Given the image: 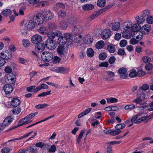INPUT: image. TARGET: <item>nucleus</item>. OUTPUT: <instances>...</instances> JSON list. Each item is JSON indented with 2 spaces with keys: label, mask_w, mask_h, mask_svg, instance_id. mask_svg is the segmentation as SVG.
<instances>
[{
  "label": "nucleus",
  "mask_w": 153,
  "mask_h": 153,
  "mask_svg": "<svg viewBox=\"0 0 153 153\" xmlns=\"http://www.w3.org/2000/svg\"><path fill=\"white\" fill-rule=\"evenodd\" d=\"M132 24V22L131 21H128L124 23L123 26V29L124 30H131V27Z\"/></svg>",
  "instance_id": "20"
},
{
  "label": "nucleus",
  "mask_w": 153,
  "mask_h": 153,
  "mask_svg": "<svg viewBox=\"0 0 153 153\" xmlns=\"http://www.w3.org/2000/svg\"><path fill=\"white\" fill-rule=\"evenodd\" d=\"M43 16V15L41 13L36 14L33 17V21L38 25L42 24L45 21Z\"/></svg>",
  "instance_id": "3"
},
{
  "label": "nucleus",
  "mask_w": 153,
  "mask_h": 153,
  "mask_svg": "<svg viewBox=\"0 0 153 153\" xmlns=\"http://www.w3.org/2000/svg\"><path fill=\"white\" fill-rule=\"evenodd\" d=\"M131 30H124L122 33V37L126 39H129L132 36Z\"/></svg>",
  "instance_id": "11"
},
{
  "label": "nucleus",
  "mask_w": 153,
  "mask_h": 153,
  "mask_svg": "<svg viewBox=\"0 0 153 153\" xmlns=\"http://www.w3.org/2000/svg\"><path fill=\"white\" fill-rule=\"evenodd\" d=\"M51 91H49L42 92L38 95V97H44L48 95H49L50 94Z\"/></svg>",
  "instance_id": "57"
},
{
  "label": "nucleus",
  "mask_w": 153,
  "mask_h": 153,
  "mask_svg": "<svg viewBox=\"0 0 153 153\" xmlns=\"http://www.w3.org/2000/svg\"><path fill=\"white\" fill-rule=\"evenodd\" d=\"M39 32L43 35L46 34L47 33L46 28L45 27H41L39 29Z\"/></svg>",
  "instance_id": "45"
},
{
  "label": "nucleus",
  "mask_w": 153,
  "mask_h": 153,
  "mask_svg": "<svg viewBox=\"0 0 153 153\" xmlns=\"http://www.w3.org/2000/svg\"><path fill=\"white\" fill-rule=\"evenodd\" d=\"M107 103H113L116 102L118 101L117 99L114 98H110L107 99Z\"/></svg>",
  "instance_id": "48"
},
{
  "label": "nucleus",
  "mask_w": 153,
  "mask_h": 153,
  "mask_svg": "<svg viewBox=\"0 0 153 153\" xmlns=\"http://www.w3.org/2000/svg\"><path fill=\"white\" fill-rule=\"evenodd\" d=\"M132 36L134 37H135L136 39L139 41L143 37V33L140 31H135L134 32H133Z\"/></svg>",
  "instance_id": "21"
},
{
  "label": "nucleus",
  "mask_w": 153,
  "mask_h": 153,
  "mask_svg": "<svg viewBox=\"0 0 153 153\" xmlns=\"http://www.w3.org/2000/svg\"><path fill=\"white\" fill-rule=\"evenodd\" d=\"M42 39V37L39 35L36 34L33 35L31 38V42L34 44H36L40 42Z\"/></svg>",
  "instance_id": "8"
},
{
  "label": "nucleus",
  "mask_w": 153,
  "mask_h": 153,
  "mask_svg": "<svg viewBox=\"0 0 153 153\" xmlns=\"http://www.w3.org/2000/svg\"><path fill=\"white\" fill-rule=\"evenodd\" d=\"M4 89L6 94H10L13 90V87L10 84L5 85L4 86Z\"/></svg>",
  "instance_id": "13"
},
{
  "label": "nucleus",
  "mask_w": 153,
  "mask_h": 153,
  "mask_svg": "<svg viewBox=\"0 0 153 153\" xmlns=\"http://www.w3.org/2000/svg\"><path fill=\"white\" fill-rule=\"evenodd\" d=\"M135 108V105L133 104H131L126 105L124 107L125 109L131 111L134 109Z\"/></svg>",
  "instance_id": "38"
},
{
  "label": "nucleus",
  "mask_w": 153,
  "mask_h": 153,
  "mask_svg": "<svg viewBox=\"0 0 153 153\" xmlns=\"http://www.w3.org/2000/svg\"><path fill=\"white\" fill-rule=\"evenodd\" d=\"M105 0H98L97 2V6L100 7L104 6L105 5Z\"/></svg>",
  "instance_id": "41"
},
{
  "label": "nucleus",
  "mask_w": 153,
  "mask_h": 153,
  "mask_svg": "<svg viewBox=\"0 0 153 153\" xmlns=\"http://www.w3.org/2000/svg\"><path fill=\"white\" fill-rule=\"evenodd\" d=\"M11 103L13 106L16 107L20 104V101L17 98H14L11 100Z\"/></svg>",
  "instance_id": "27"
},
{
  "label": "nucleus",
  "mask_w": 153,
  "mask_h": 153,
  "mask_svg": "<svg viewBox=\"0 0 153 153\" xmlns=\"http://www.w3.org/2000/svg\"><path fill=\"white\" fill-rule=\"evenodd\" d=\"M150 14V11L148 10H143L142 13V16L143 17L149 16Z\"/></svg>",
  "instance_id": "52"
},
{
  "label": "nucleus",
  "mask_w": 153,
  "mask_h": 153,
  "mask_svg": "<svg viewBox=\"0 0 153 153\" xmlns=\"http://www.w3.org/2000/svg\"><path fill=\"white\" fill-rule=\"evenodd\" d=\"M83 30V27L80 25H78L74 27V31L75 33H81Z\"/></svg>",
  "instance_id": "30"
},
{
  "label": "nucleus",
  "mask_w": 153,
  "mask_h": 153,
  "mask_svg": "<svg viewBox=\"0 0 153 153\" xmlns=\"http://www.w3.org/2000/svg\"><path fill=\"white\" fill-rule=\"evenodd\" d=\"M12 13V11L10 9H7L3 10L2 12V14L5 17H7L11 15Z\"/></svg>",
  "instance_id": "36"
},
{
  "label": "nucleus",
  "mask_w": 153,
  "mask_h": 153,
  "mask_svg": "<svg viewBox=\"0 0 153 153\" xmlns=\"http://www.w3.org/2000/svg\"><path fill=\"white\" fill-rule=\"evenodd\" d=\"M68 21L71 25H73L76 22L77 19L75 17L72 16L68 19Z\"/></svg>",
  "instance_id": "32"
},
{
  "label": "nucleus",
  "mask_w": 153,
  "mask_h": 153,
  "mask_svg": "<svg viewBox=\"0 0 153 153\" xmlns=\"http://www.w3.org/2000/svg\"><path fill=\"white\" fill-rule=\"evenodd\" d=\"M49 106V105L47 104H39L35 106V108L37 109H42L47 107Z\"/></svg>",
  "instance_id": "46"
},
{
  "label": "nucleus",
  "mask_w": 153,
  "mask_h": 153,
  "mask_svg": "<svg viewBox=\"0 0 153 153\" xmlns=\"http://www.w3.org/2000/svg\"><path fill=\"white\" fill-rule=\"evenodd\" d=\"M62 34V33L60 31L57 30L55 32H49L47 34V36L49 38L48 39H53L56 36L59 38Z\"/></svg>",
  "instance_id": "6"
},
{
  "label": "nucleus",
  "mask_w": 153,
  "mask_h": 153,
  "mask_svg": "<svg viewBox=\"0 0 153 153\" xmlns=\"http://www.w3.org/2000/svg\"><path fill=\"white\" fill-rule=\"evenodd\" d=\"M151 59L150 57L147 56H144L142 58L143 61L145 63L151 61Z\"/></svg>",
  "instance_id": "59"
},
{
  "label": "nucleus",
  "mask_w": 153,
  "mask_h": 153,
  "mask_svg": "<svg viewBox=\"0 0 153 153\" xmlns=\"http://www.w3.org/2000/svg\"><path fill=\"white\" fill-rule=\"evenodd\" d=\"M22 42L23 45L25 47H28L30 45L29 41L27 39H24Z\"/></svg>",
  "instance_id": "62"
},
{
  "label": "nucleus",
  "mask_w": 153,
  "mask_h": 153,
  "mask_svg": "<svg viewBox=\"0 0 153 153\" xmlns=\"http://www.w3.org/2000/svg\"><path fill=\"white\" fill-rule=\"evenodd\" d=\"M107 57L106 54L105 53H101L99 56V58L100 59L103 60Z\"/></svg>",
  "instance_id": "50"
},
{
  "label": "nucleus",
  "mask_w": 153,
  "mask_h": 153,
  "mask_svg": "<svg viewBox=\"0 0 153 153\" xmlns=\"http://www.w3.org/2000/svg\"><path fill=\"white\" fill-rule=\"evenodd\" d=\"M111 35V31L108 29L103 30L101 33L102 38L104 39L108 38Z\"/></svg>",
  "instance_id": "12"
},
{
  "label": "nucleus",
  "mask_w": 153,
  "mask_h": 153,
  "mask_svg": "<svg viewBox=\"0 0 153 153\" xmlns=\"http://www.w3.org/2000/svg\"><path fill=\"white\" fill-rule=\"evenodd\" d=\"M127 41L126 40H122L120 41V45L121 47H125L127 44Z\"/></svg>",
  "instance_id": "58"
},
{
  "label": "nucleus",
  "mask_w": 153,
  "mask_h": 153,
  "mask_svg": "<svg viewBox=\"0 0 153 153\" xmlns=\"http://www.w3.org/2000/svg\"><path fill=\"white\" fill-rule=\"evenodd\" d=\"M137 75V73L135 69H133L130 70V72L129 74V76L131 77H134Z\"/></svg>",
  "instance_id": "44"
},
{
  "label": "nucleus",
  "mask_w": 153,
  "mask_h": 153,
  "mask_svg": "<svg viewBox=\"0 0 153 153\" xmlns=\"http://www.w3.org/2000/svg\"><path fill=\"white\" fill-rule=\"evenodd\" d=\"M136 20L137 24H140L143 23L145 19L142 16H138L136 18Z\"/></svg>",
  "instance_id": "40"
},
{
  "label": "nucleus",
  "mask_w": 153,
  "mask_h": 153,
  "mask_svg": "<svg viewBox=\"0 0 153 153\" xmlns=\"http://www.w3.org/2000/svg\"><path fill=\"white\" fill-rule=\"evenodd\" d=\"M45 46V44L40 42L36 44L35 49L38 51H42L44 50Z\"/></svg>",
  "instance_id": "24"
},
{
  "label": "nucleus",
  "mask_w": 153,
  "mask_h": 153,
  "mask_svg": "<svg viewBox=\"0 0 153 153\" xmlns=\"http://www.w3.org/2000/svg\"><path fill=\"white\" fill-rule=\"evenodd\" d=\"M49 28L50 30H53L57 28V26L53 23H51L49 25Z\"/></svg>",
  "instance_id": "53"
},
{
  "label": "nucleus",
  "mask_w": 153,
  "mask_h": 153,
  "mask_svg": "<svg viewBox=\"0 0 153 153\" xmlns=\"http://www.w3.org/2000/svg\"><path fill=\"white\" fill-rule=\"evenodd\" d=\"M11 149L8 147H4L1 150L2 153H8L10 150Z\"/></svg>",
  "instance_id": "64"
},
{
  "label": "nucleus",
  "mask_w": 153,
  "mask_h": 153,
  "mask_svg": "<svg viewBox=\"0 0 153 153\" xmlns=\"http://www.w3.org/2000/svg\"><path fill=\"white\" fill-rule=\"evenodd\" d=\"M105 45V43L103 41H100L97 42L95 45L96 48L98 49L102 48Z\"/></svg>",
  "instance_id": "31"
},
{
  "label": "nucleus",
  "mask_w": 153,
  "mask_h": 153,
  "mask_svg": "<svg viewBox=\"0 0 153 153\" xmlns=\"http://www.w3.org/2000/svg\"><path fill=\"white\" fill-rule=\"evenodd\" d=\"M92 40L93 37L89 35L85 36L83 38L84 43L87 44H90Z\"/></svg>",
  "instance_id": "23"
},
{
  "label": "nucleus",
  "mask_w": 153,
  "mask_h": 153,
  "mask_svg": "<svg viewBox=\"0 0 153 153\" xmlns=\"http://www.w3.org/2000/svg\"><path fill=\"white\" fill-rule=\"evenodd\" d=\"M140 28V26L138 24H136L132 26L131 30L134 32L135 31H139Z\"/></svg>",
  "instance_id": "33"
},
{
  "label": "nucleus",
  "mask_w": 153,
  "mask_h": 153,
  "mask_svg": "<svg viewBox=\"0 0 153 153\" xmlns=\"http://www.w3.org/2000/svg\"><path fill=\"white\" fill-rule=\"evenodd\" d=\"M60 25L62 29L63 30L66 29L68 26L67 22L64 20L60 22Z\"/></svg>",
  "instance_id": "39"
},
{
  "label": "nucleus",
  "mask_w": 153,
  "mask_h": 153,
  "mask_svg": "<svg viewBox=\"0 0 153 153\" xmlns=\"http://www.w3.org/2000/svg\"><path fill=\"white\" fill-rule=\"evenodd\" d=\"M41 58L43 61L48 62L53 58V55L50 52L45 51L42 53L41 55Z\"/></svg>",
  "instance_id": "2"
},
{
  "label": "nucleus",
  "mask_w": 153,
  "mask_h": 153,
  "mask_svg": "<svg viewBox=\"0 0 153 153\" xmlns=\"http://www.w3.org/2000/svg\"><path fill=\"white\" fill-rule=\"evenodd\" d=\"M106 10L105 8H103L97 11L93 14L96 18L99 15L102 13L104 12Z\"/></svg>",
  "instance_id": "42"
},
{
  "label": "nucleus",
  "mask_w": 153,
  "mask_h": 153,
  "mask_svg": "<svg viewBox=\"0 0 153 153\" xmlns=\"http://www.w3.org/2000/svg\"><path fill=\"white\" fill-rule=\"evenodd\" d=\"M151 25L146 24L143 26L141 28V30L143 33L144 34H148L149 30H151Z\"/></svg>",
  "instance_id": "22"
},
{
  "label": "nucleus",
  "mask_w": 153,
  "mask_h": 153,
  "mask_svg": "<svg viewBox=\"0 0 153 153\" xmlns=\"http://www.w3.org/2000/svg\"><path fill=\"white\" fill-rule=\"evenodd\" d=\"M56 72L62 74L68 73L69 71V69L67 68L64 67H59L55 70Z\"/></svg>",
  "instance_id": "15"
},
{
  "label": "nucleus",
  "mask_w": 153,
  "mask_h": 153,
  "mask_svg": "<svg viewBox=\"0 0 153 153\" xmlns=\"http://www.w3.org/2000/svg\"><path fill=\"white\" fill-rule=\"evenodd\" d=\"M33 131H32L28 133H27L25 134H24V135L21 136V137H19V138H14L13 139L9 141H15L16 140H21L24 138H26L28 136H29L31 134L33 133Z\"/></svg>",
  "instance_id": "26"
},
{
  "label": "nucleus",
  "mask_w": 153,
  "mask_h": 153,
  "mask_svg": "<svg viewBox=\"0 0 153 153\" xmlns=\"http://www.w3.org/2000/svg\"><path fill=\"white\" fill-rule=\"evenodd\" d=\"M125 125L124 123L118 124L116 125L115 128L119 130H120V129L125 128Z\"/></svg>",
  "instance_id": "54"
},
{
  "label": "nucleus",
  "mask_w": 153,
  "mask_h": 153,
  "mask_svg": "<svg viewBox=\"0 0 153 153\" xmlns=\"http://www.w3.org/2000/svg\"><path fill=\"white\" fill-rule=\"evenodd\" d=\"M94 52L92 48H89L87 51V54L89 57H92L94 55Z\"/></svg>",
  "instance_id": "37"
},
{
  "label": "nucleus",
  "mask_w": 153,
  "mask_h": 153,
  "mask_svg": "<svg viewBox=\"0 0 153 153\" xmlns=\"http://www.w3.org/2000/svg\"><path fill=\"white\" fill-rule=\"evenodd\" d=\"M0 56L5 60L10 59L12 57L11 53L7 51H3L0 54Z\"/></svg>",
  "instance_id": "9"
},
{
  "label": "nucleus",
  "mask_w": 153,
  "mask_h": 153,
  "mask_svg": "<svg viewBox=\"0 0 153 153\" xmlns=\"http://www.w3.org/2000/svg\"><path fill=\"white\" fill-rule=\"evenodd\" d=\"M107 48L108 51L111 53H114L116 51L115 45L112 44L108 45Z\"/></svg>",
  "instance_id": "29"
},
{
  "label": "nucleus",
  "mask_w": 153,
  "mask_h": 153,
  "mask_svg": "<svg viewBox=\"0 0 153 153\" xmlns=\"http://www.w3.org/2000/svg\"><path fill=\"white\" fill-rule=\"evenodd\" d=\"M35 146L38 147H39L41 148H42L43 147H48V145L46 143L44 144L42 142H39L36 143L35 144Z\"/></svg>",
  "instance_id": "34"
},
{
  "label": "nucleus",
  "mask_w": 153,
  "mask_h": 153,
  "mask_svg": "<svg viewBox=\"0 0 153 153\" xmlns=\"http://www.w3.org/2000/svg\"><path fill=\"white\" fill-rule=\"evenodd\" d=\"M82 36L81 35H76L74 39V41L76 43H79L82 40Z\"/></svg>",
  "instance_id": "43"
},
{
  "label": "nucleus",
  "mask_w": 153,
  "mask_h": 153,
  "mask_svg": "<svg viewBox=\"0 0 153 153\" xmlns=\"http://www.w3.org/2000/svg\"><path fill=\"white\" fill-rule=\"evenodd\" d=\"M149 88V86L148 84H144L141 87V89L143 91H145L148 90Z\"/></svg>",
  "instance_id": "61"
},
{
  "label": "nucleus",
  "mask_w": 153,
  "mask_h": 153,
  "mask_svg": "<svg viewBox=\"0 0 153 153\" xmlns=\"http://www.w3.org/2000/svg\"><path fill=\"white\" fill-rule=\"evenodd\" d=\"M20 112L21 109L18 107L16 108V107H15L13 108L12 111L13 113L15 115L18 114Z\"/></svg>",
  "instance_id": "56"
},
{
  "label": "nucleus",
  "mask_w": 153,
  "mask_h": 153,
  "mask_svg": "<svg viewBox=\"0 0 153 153\" xmlns=\"http://www.w3.org/2000/svg\"><path fill=\"white\" fill-rule=\"evenodd\" d=\"M121 131L116 129L114 130L111 131L110 132V134L112 136H114L120 133Z\"/></svg>",
  "instance_id": "55"
},
{
  "label": "nucleus",
  "mask_w": 153,
  "mask_h": 153,
  "mask_svg": "<svg viewBox=\"0 0 153 153\" xmlns=\"http://www.w3.org/2000/svg\"><path fill=\"white\" fill-rule=\"evenodd\" d=\"M36 24L33 20H30L27 21L25 25L27 29L30 30L35 27Z\"/></svg>",
  "instance_id": "7"
},
{
  "label": "nucleus",
  "mask_w": 153,
  "mask_h": 153,
  "mask_svg": "<svg viewBox=\"0 0 153 153\" xmlns=\"http://www.w3.org/2000/svg\"><path fill=\"white\" fill-rule=\"evenodd\" d=\"M94 7V5L91 4H85L82 7V9L85 10H91Z\"/></svg>",
  "instance_id": "28"
},
{
  "label": "nucleus",
  "mask_w": 153,
  "mask_h": 153,
  "mask_svg": "<svg viewBox=\"0 0 153 153\" xmlns=\"http://www.w3.org/2000/svg\"><path fill=\"white\" fill-rule=\"evenodd\" d=\"M53 14H52L50 11H45L43 15V17L45 18V20H50L53 17Z\"/></svg>",
  "instance_id": "18"
},
{
  "label": "nucleus",
  "mask_w": 153,
  "mask_h": 153,
  "mask_svg": "<svg viewBox=\"0 0 153 153\" xmlns=\"http://www.w3.org/2000/svg\"><path fill=\"white\" fill-rule=\"evenodd\" d=\"M127 69L126 68H121L118 70V72L120 74V77L122 79H126L127 77L128 74H126Z\"/></svg>",
  "instance_id": "10"
},
{
  "label": "nucleus",
  "mask_w": 153,
  "mask_h": 153,
  "mask_svg": "<svg viewBox=\"0 0 153 153\" xmlns=\"http://www.w3.org/2000/svg\"><path fill=\"white\" fill-rule=\"evenodd\" d=\"M28 150L31 153H38V149L35 146H31L28 148Z\"/></svg>",
  "instance_id": "35"
},
{
  "label": "nucleus",
  "mask_w": 153,
  "mask_h": 153,
  "mask_svg": "<svg viewBox=\"0 0 153 153\" xmlns=\"http://www.w3.org/2000/svg\"><path fill=\"white\" fill-rule=\"evenodd\" d=\"M19 62L20 63L26 65L28 61V60L25 59L24 58H19Z\"/></svg>",
  "instance_id": "63"
},
{
  "label": "nucleus",
  "mask_w": 153,
  "mask_h": 153,
  "mask_svg": "<svg viewBox=\"0 0 153 153\" xmlns=\"http://www.w3.org/2000/svg\"><path fill=\"white\" fill-rule=\"evenodd\" d=\"M108 25L110 27L111 26L112 29L114 30H118L120 28V24L118 22L110 23H108Z\"/></svg>",
  "instance_id": "14"
},
{
  "label": "nucleus",
  "mask_w": 153,
  "mask_h": 153,
  "mask_svg": "<svg viewBox=\"0 0 153 153\" xmlns=\"http://www.w3.org/2000/svg\"><path fill=\"white\" fill-rule=\"evenodd\" d=\"M13 118L10 117H6L4 120L3 124L6 127H8L13 122Z\"/></svg>",
  "instance_id": "16"
},
{
  "label": "nucleus",
  "mask_w": 153,
  "mask_h": 153,
  "mask_svg": "<svg viewBox=\"0 0 153 153\" xmlns=\"http://www.w3.org/2000/svg\"><path fill=\"white\" fill-rule=\"evenodd\" d=\"M140 97L134 100L133 102H135L137 104H140L142 100H144L145 97V94L142 93Z\"/></svg>",
  "instance_id": "19"
},
{
  "label": "nucleus",
  "mask_w": 153,
  "mask_h": 153,
  "mask_svg": "<svg viewBox=\"0 0 153 153\" xmlns=\"http://www.w3.org/2000/svg\"><path fill=\"white\" fill-rule=\"evenodd\" d=\"M45 45L47 48L51 50H54L56 47L53 40L51 39H47L45 41Z\"/></svg>",
  "instance_id": "4"
},
{
  "label": "nucleus",
  "mask_w": 153,
  "mask_h": 153,
  "mask_svg": "<svg viewBox=\"0 0 153 153\" xmlns=\"http://www.w3.org/2000/svg\"><path fill=\"white\" fill-rule=\"evenodd\" d=\"M58 15L59 17L63 18L66 16V13L63 10H60L58 12Z\"/></svg>",
  "instance_id": "47"
},
{
  "label": "nucleus",
  "mask_w": 153,
  "mask_h": 153,
  "mask_svg": "<svg viewBox=\"0 0 153 153\" xmlns=\"http://www.w3.org/2000/svg\"><path fill=\"white\" fill-rule=\"evenodd\" d=\"M11 74L10 76H7V79H6L5 80L7 82V79H8V81H9V83H10V84H13L15 83L16 80L15 76L13 74Z\"/></svg>",
  "instance_id": "25"
},
{
  "label": "nucleus",
  "mask_w": 153,
  "mask_h": 153,
  "mask_svg": "<svg viewBox=\"0 0 153 153\" xmlns=\"http://www.w3.org/2000/svg\"><path fill=\"white\" fill-rule=\"evenodd\" d=\"M142 113H138L136 115H135L134 117H132L131 120V122L132 123H134L135 124V123L136 122V119H137L140 116Z\"/></svg>",
  "instance_id": "51"
},
{
  "label": "nucleus",
  "mask_w": 153,
  "mask_h": 153,
  "mask_svg": "<svg viewBox=\"0 0 153 153\" xmlns=\"http://www.w3.org/2000/svg\"><path fill=\"white\" fill-rule=\"evenodd\" d=\"M32 117L29 114L25 117L20 120L18 123V126H22L23 125L26 124L30 123L32 121H29V120L32 118Z\"/></svg>",
  "instance_id": "5"
},
{
  "label": "nucleus",
  "mask_w": 153,
  "mask_h": 153,
  "mask_svg": "<svg viewBox=\"0 0 153 153\" xmlns=\"http://www.w3.org/2000/svg\"><path fill=\"white\" fill-rule=\"evenodd\" d=\"M84 133V131L83 130H82L81 132H80V134H79V136L78 137L76 141V144L79 143L81 141V139L83 136V134Z\"/></svg>",
  "instance_id": "49"
},
{
  "label": "nucleus",
  "mask_w": 153,
  "mask_h": 153,
  "mask_svg": "<svg viewBox=\"0 0 153 153\" xmlns=\"http://www.w3.org/2000/svg\"><path fill=\"white\" fill-rule=\"evenodd\" d=\"M147 22L149 24H152L153 23V16H148L146 19Z\"/></svg>",
  "instance_id": "60"
},
{
  "label": "nucleus",
  "mask_w": 153,
  "mask_h": 153,
  "mask_svg": "<svg viewBox=\"0 0 153 153\" xmlns=\"http://www.w3.org/2000/svg\"><path fill=\"white\" fill-rule=\"evenodd\" d=\"M72 36V35L71 33H65L63 36L62 34L58 38L57 42L60 45H64L66 43L67 41L70 39Z\"/></svg>",
  "instance_id": "1"
},
{
  "label": "nucleus",
  "mask_w": 153,
  "mask_h": 153,
  "mask_svg": "<svg viewBox=\"0 0 153 153\" xmlns=\"http://www.w3.org/2000/svg\"><path fill=\"white\" fill-rule=\"evenodd\" d=\"M57 52L59 55H66L68 53V52L66 51L64 47L59 46L57 49Z\"/></svg>",
  "instance_id": "17"
}]
</instances>
